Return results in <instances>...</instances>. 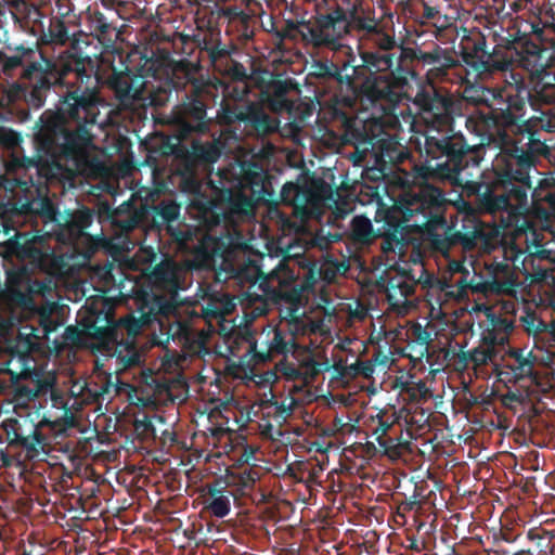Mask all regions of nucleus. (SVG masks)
Masks as SVG:
<instances>
[{
    "label": "nucleus",
    "mask_w": 555,
    "mask_h": 555,
    "mask_svg": "<svg viewBox=\"0 0 555 555\" xmlns=\"http://www.w3.org/2000/svg\"><path fill=\"white\" fill-rule=\"evenodd\" d=\"M171 162L168 183L190 196L189 207L207 228L233 227L255 216L259 204H283L293 208L302 221L319 218L324 206L333 202L334 190L314 172L301 170L295 180L285 182L280 192L278 177L261 164L244 160L224 169L222 186L207 185L204 180L222 154L219 140L193 139L169 145Z\"/></svg>",
    "instance_id": "f257e3e1"
},
{
    "label": "nucleus",
    "mask_w": 555,
    "mask_h": 555,
    "mask_svg": "<svg viewBox=\"0 0 555 555\" xmlns=\"http://www.w3.org/2000/svg\"><path fill=\"white\" fill-rule=\"evenodd\" d=\"M397 215L421 234L434 254L450 257L453 248L463 251L487 247L491 231L476 218L474 208L460 195L456 201L431 184H423L406 193Z\"/></svg>",
    "instance_id": "f03ea898"
},
{
    "label": "nucleus",
    "mask_w": 555,
    "mask_h": 555,
    "mask_svg": "<svg viewBox=\"0 0 555 555\" xmlns=\"http://www.w3.org/2000/svg\"><path fill=\"white\" fill-rule=\"evenodd\" d=\"M514 66L506 70L504 86L500 88H485L479 103L485 104L489 111H477L466 117L465 127L480 138V141L491 143L500 138L502 143L513 141H527L529 134L551 132L546 129H535L529 120L525 119L526 104L531 99V90L521 73L514 72Z\"/></svg>",
    "instance_id": "7ed1b4c3"
},
{
    "label": "nucleus",
    "mask_w": 555,
    "mask_h": 555,
    "mask_svg": "<svg viewBox=\"0 0 555 555\" xmlns=\"http://www.w3.org/2000/svg\"><path fill=\"white\" fill-rule=\"evenodd\" d=\"M100 98L91 88L72 87L61 96L55 112L46 111L36 134L46 153L77 157L92 145V127L98 122Z\"/></svg>",
    "instance_id": "20e7f679"
},
{
    "label": "nucleus",
    "mask_w": 555,
    "mask_h": 555,
    "mask_svg": "<svg viewBox=\"0 0 555 555\" xmlns=\"http://www.w3.org/2000/svg\"><path fill=\"white\" fill-rule=\"evenodd\" d=\"M503 144L493 165L492 178L473 208L474 212L499 215L502 227L508 228L527 210L533 163L532 156L524 153L517 141Z\"/></svg>",
    "instance_id": "39448f33"
},
{
    "label": "nucleus",
    "mask_w": 555,
    "mask_h": 555,
    "mask_svg": "<svg viewBox=\"0 0 555 555\" xmlns=\"http://www.w3.org/2000/svg\"><path fill=\"white\" fill-rule=\"evenodd\" d=\"M352 25L361 43L359 56L362 68L369 72V75L363 76L366 94L396 103L400 98L396 86L399 67L403 65L401 54L403 50L410 49L411 44L398 40L395 34L386 30L375 17L353 12Z\"/></svg>",
    "instance_id": "423d86ee"
},
{
    "label": "nucleus",
    "mask_w": 555,
    "mask_h": 555,
    "mask_svg": "<svg viewBox=\"0 0 555 555\" xmlns=\"http://www.w3.org/2000/svg\"><path fill=\"white\" fill-rule=\"evenodd\" d=\"M87 26L104 48L102 63H109L112 74L107 79L108 87L122 103H130L142 98L147 78L156 79L162 68V61L147 56L134 49L126 53L115 46L116 27L99 10L88 11Z\"/></svg>",
    "instance_id": "0eeeda50"
},
{
    "label": "nucleus",
    "mask_w": 555,
    "mask_h": 555,
    "mask_svg": "<svg viewBox=\"0 0 555 555\" xmlns=\"http://www.w3.org/2000/svg\"><path fill=\"white\" fill-rule=\"evenodd\" d=\"M152 224L158 232H165L179 250L193 254L198 268L216 269L228 261L227 246L219 238L199 235L198 230L181 217V205L173 199H162L153 205Z\"/></svg>",
    "instance_id": "6e6552de"
},
{
    "label": "nucleus",
    "mask_w": 555,
    "mask_h": 555,
    "mask_svg": "<svg viewBox=\"0 0 555 555\" xmlns=\"http://www.w3.org/2000/svg\"><path fill=\"white\" fill-rule=\"evenodd\" d=\"M349 122V120H346ZM346 141L356 149L354 164L373 163L369 169L372 179H380L392 172L409 155L396 134L388 132L377 118L347 124Z\"/></svg>",
    "instance_id": "1a4fd4ad"
},
{
    "label": "nucleus",
    "mask_w": 555,
    "mask_h": 555,
    "mask_svg": "<svg viewBox=\"0 0 555 555\" xmlns=\"http://www.w3.org/2000/svg\"><path fill=\"white\" fill-rule=\"evenodd\" d=\"M422 137L424 141H417V149L426 171L450 184H461L462 171L473 152L464 134L451 126L424 130Z\"/></svg>",
    "instance_id": "9d476101"
},
{
    "label": "nucleus",
    "mask_w": 555,
    "mask_h": 555,
    "mask_svg": "<svg viewBox=\"0 0 555 555\" xmlns=\"http://www.w3.org/2000/svg\"><path fill=\"white\" fill-rule=\"evenodd\" d=\"M401 66L398 70L397 94L411 86L412 81L425 79L426 86H436L451 81V72L461 66L453 48H444L438 42L417 44L414 42L410 49L401 54Z\"/></svg>",
    "instance_id": "9b49d317"
},
{
    "label": "nucleus",
    "mask_w": 555,
    "mask_h": 555,
    "mask_svg": "<svg viewBox=\"0 0 555 555\" xmlns=\"http://www.w3.org/2000/svg\"><path fill=\"white\" fill-rule=\"evenodd\" d=\"M308 76L315 79L319 86L333 91L334 116L341 115L345 120L349 118L336 107L337 105L353 108L357 102L371 105L378 101L377 96L366 94L363 87V69L352 65L349 60L343 61L341 64L328 59L313 60Z\"/></svg>",
    "instance_id": "f8f14e48"
},
{
    "label": "nucleus",
    "mask_w": 555,
    "mask_h": 555,
    "mask_svg": "<svg viewBox=\"0 0 555 555\" xmlns=\"http://www.w3.org/2000/svg\"><path fill=\"white\" fill-rule=\"evenodd\" d=\"M8 49L13 51L14 54L8 55L0 51V73L11 76L16 68L23 67L21 79L31 85L29 103L35 107L42 106L49 91L47 72H49V68L51 69L50 59L37 47L17 44L13 48L8 46Z\"/></svg>",
    "instance_id": "ddd939ff"
},
{
    "label": "nucleus",
    "mask_w": 555,
    "mask_h": 555,
    "mask_svg": "<svg viewBox=\"0 0 555 555\" xmlns=\"http://www.w3.org/2000/svg\"><path fill=\"white\" fill-rule=\"evenodd\" d=\"M489 27H462L459 41L457 59L465 72L467 80H483L495 75V68H502L505 62L498 59V51L491 50L488 43Z\"/></svg>",
    "instance_id": "4468645a"
},
{
    "label": "nucleus",
    "mask_w": 555,
    "mask_h": 555,
    "mask_svg": "<svg viewBox=\"0 0 555 555\" xmlns=\"http://www.w3.org/2000/svg\"><path fill=\"white\" fill-rule=\"evenodd\" d=\"M545 132L531 133L527 141H517L524 153L532 156V171L537 170L540 157L555 166V142L546 138ZM531 202L535 215L544 220L555 219V173L540 179L537 186L531 185Z\"/></svg>",
    "instance_id": "2eb2a0df"
},
{
    "label": "nucleus",
    "mask_w": 555,
    "mask_h": 555,
    "mask_svg": "<svg viewBox=\"0 0 555 555\" xmlns=\"http://www.w3.org/2000/svg\"><path fill=\"white\" fill-rule=\"evenodd\" d=\"M191 42L193 48L198 50L196 60L182 59L173 69L175 76L181 74L184 79L196 78L195 75L205 66L218 73L223 64L230 61V56L238 51L235 43L230 40L223 41L220 30L214 28L193 35Z\"/></svg>",
    "instance_id": "dca6fc26"
},
{
    "label": "nucleus",
    "mask_w": 555,
    "mask_h": 555,
    "mask_svg": "<svg viewBox=\"0 0 555 555\" xmlns=\"http://www.w3.org/2000/svg\"><path fill=\"white\" fill-rule=\"evenodd\" d=\"M413 103L418 109L424 130L454 126L456 115H461V102L447 90L438 89L433 85L421 87Z\"/></svg>",
    "instance_id": "f3484780"
},
{
    "label": "nucleus",
    "mask_w": 555,
    "mask_h": 555,
    "mask_svg": "<svg viewBox=\"0 0 555 555\" xmlns=\"http://www.w3.org/2000/svg\"><path fill=\"white\" fill-rule=\"evenodd\" d=\"M184 82L175 81V89L190 85V89L180 104L175 107L173 119L182 137L191 133H206L209 131L211 119L207 117V105L203 100V93L207 85L197 79H184Z\"/></svg>",
    "instance_id": "a211bd4d"
},
{
    "label": "nucleus",
    "mask_w": 555,
    "mask_h": 555,
    "mask_svg": "<svg viewBox=\"0 0 555 555\" xmlns=\"http://www.w3.org/2000/svg\"><path fill=\"white\" fill-rule=\"evenodd\" d=\"M216 119L221 126L244 124V128L250 135L258 138L268 137L279 130L280 120L270 116L259 102L246 103L221 102Z\"/></svg>",
    "instance_id": "6ab92c4d"
},
{
    "label": "nucleus",
    "mask_w": 555,
    "mask_h": 555,
    "mask_svg": "<svg viewBox=\"0 0 555 555\" xmlns=\"http://www.w3.org/2000/svg\"><path fill=\"white\" fill-rule=\"evenodd\" d=\"M264 260L266 258L261 257L260 259H248L236 267L230 264L233 276L240 283H248L249 288H257L261 292L260 294L256 292L247 293L250 298L255 296L254 299L259 301L268 295H270L271 298H276L279 293L273 289L274 286L294 279L293 270L289 269L284 260H280L275 268L269 272L263 270Z\"/></svg>",
    "instance_id": "aec40b11"
},
{
    "label": "nucleus",
    "mask_w": 555,
    "mask_h": 555,
    "mask_svg": "<svg viewBox=\"0 0 555 555\" xmlns=\"http://www.w3.org/2000/svg\"><path fill=\"white\" fill-rule=\"evenodd\" d=\"M302 39L315 48L337 50L339 40L353 29L352 14L348 18L346 11L337 7L330 13L319 14L313 21L300 22Z\"/></svg>",
    "instance_id": "412c9836"
},
{
    "label": "nucleus",
    "mask_w": 555,
    "mask_h": 555,
    "mask_svg": "<svg viewBox=\"0 0 555 555\" xmlns=\"http://www.w3.org/2000/svg\"><path fill=\"white\" fill-rule=\"evenodd\" d=\"M51 69L47 72L49 90L53 86H62L69 74H75L78 87L91 88L95 90L93 81H98L95 72V62L88 55H81V52L67 51L59 60L50 59Z\"/></svg>",
    "instance_id": "4be33fe9"
},
{
    "label": "nucleus",
    "mask_w": 555,
    "mask_h": 555,
    "mask_svg": "<svg viewBox=\"0 0 555 555\" xmlns=\"http://www.w3.org/2000/svg\"><path fill=\"white\" fill-rule=\"evenodd\" d=\"M38 42L51 47H69V51L81 52L90 44L89 35L79 29L75 18L68 13L52 15L47 27L41 25Z\"/></svg>",
    "instance_id": "5701e85b"
},
{
    "label": "nucleus",
    "mask_w": 555,
    "mask_h": 555,
    "mask_svg": "<svg viewBox=\"0 0 555 555\" xmlns=\"http://www.w3.org/2000/svg\"><path fill=\"white\" fill-rule=\"evenodd\" d=\"M78 324L80 332L76 327H66V338L75 340L81 333L108 349L115 348L118 343V324L111 309H90Z\"/></svg>",
    "instance_id": "b1692460"
},
{
    "label": "nucleus",
    "mask_w": 555,
    "mask_h": 555,
    "mask_svg": "<svg viewBox=\"0 0 555 555\" xmlns=\"http://www.w3.org/2000/svg\"><path fill=\"white\" fill-rule=\"evenodd\" d=\"M1 427L9 447L25 450L28 459L37 457L40 451L44 452L47 438L33 421L10 417L3 421Z\"/></svg>",
    "instance_id": "393cba45"
},
{
    "label": "nucleus",
    "mask_w": 555,
    "mask_h": 555,
    "mask_svg": "<svg viewBox=\"0 0 555 555\" xmlns=\"http://www.w3.org/2000/svg\"><path fill=\"white\" fill-rule=\"evenodd\" d=\"M177 295H155L150 305L149 314L159 323L160 335H155L153 343L165 346L170 339L175 340L186 332V325L178 320Z\"/></svg>",
    "instance_id": "a878e982"
},
{
    "label": "nucleus",
    "mask_w": 555,
    "mask_h": 555,
    "mask_svg": "<svg viewBox=\"0 0 555 555\" xmlns=\"http://www.w3.org/2000/svg\"><path fill=\"white\" fill-rule=\"evenodd\" d=\"M256 85L260 90L261 104H264L273 113H289L293 108V101L288 93L295 88L291 78H282L268 70L256 78Z\"/></svg>",
    "instance_id": "bb28decb"
},
{
    "label": "nucleus",
    "mask_w": 555,
    "mask_h": 555,
    "mask_svg": "<svg viewBox=\"0 0 555 555\" xmlns=\"http://www.w3.org/2000/svg\"><path fill=\"white\" fill-rule=\"evenodd\" d=\"M146 322L144 317L135 319L132 315L116 321L118 324V343L115 344V351L126 367L135 366L140 363L141 356L137 350L134 338Z\"/></svg>",
    "instance_id": "cd10ccee"
},
{
    "label": "nucleus",
    "mask_w": 555,
    "mask_h": 555,
    "mask_svg": "<svg viewBox=\"0 0 555 555\" xmlns=\"http://www.w3.org/2000/svg\"><path fill=\"white\" fill-rule=\"evenodd\" d=\"M273 289L278 291L279 296L276 298H271L270 295H268L261 301L264 302L266 305L286 304V307L280 309V326L305 315V312L301 311L300 307L301 294L295 286V278L293 280L285 281V283L281 285H275Z\"/></svg>",
    "instance_id": "c85d7f7f"
},
{
    "label": "nucleus",
    "mask_w": 555,
    "mask_h": 555,
    "mask_svg": "<svg viewBox=\"0 0 555 555\" xmlns=\"http://www.w3.org/2000/svg\"><path fill=\"white\" fill-rule=\"evenodd\" d=\"M411 229L408 223L402 220L396 211H387L385 214L384 232L378 233L380 241V250L389 257L390 254H402L408 238L405 231Z\"/></svg>",
    "instance_id": "c756f323"
},
{
    "label": "nucleus",
    "mask_w": 555,
    "mask_h": 555,
    "mask_svg": "<svg viewBox=\"0 0 555 555\" xmlns=\"http://www.w3.org/2000/svg\"><path fill=\"white\" fill-rule=\"evenodd\" d=\"M554 270L555 254L545 248L529 254L522 261V273L531 283L546 282L548 278H553Z\"/></svg>",
    "instance_id": "7c9ffc66"
},
{
    "label": "nucleus",
    "mask_w": 555,
    "mask_h": 555,
    "mask_svg": "<svg viewBox=\"0 0 555 555\" xmlns=\"http://www.w3.org/2000/svg\"><path fill=\"white\" fill-rule=\"evenodd\" d=\"M11 211L16 216L24 217L25 219L40 218L44 223L57 222V209L51 199L48 197L15 202L12 204Z\"/></svg>",
    "instance_id": "2f4dec72"
},
{
    "label": "nucleus",
    "mask_w": 555,
    "mask_h": 555,
    "mask_svg": "<svg viewBox=\"0 0 555 555\" xmlns=\"http://www.w3.org/2000/svg\"><path fill=\"white\" fill-rule=\"evenodd\" d=\"M266 349L258 350L257 343L250 344L249 351L251 352L253 360L256 364L267 363L273 359L274 356L287 354L295 349L292 343L286 338L284 328L276 327L272 331V337L266 343Z\"/></svg>",
    "instance_id": "473e14b6"
},
{
    "label": "nucleus",
    "mask_w": 555,
    "mask_h": 555,
    "mask_svg": "<svg viewBox=\"0 0 555 555\" xmlns=\"http://www.w3.org/2000/svg\"><path fill=\"white\" fill-rule=\"evenodd\" d=\"M527 31H521L520 29H516L513 33H509L506 36H501L498 33H493V41L494 44L491 47V50L498 51V59L505 62L502 68H495V74L505 73L511 69L515 64V55L518 50V44L522 40V35H526Z\"/></svg>",
    "instance_id": "72a5a7b5"
},
{
    "label": "nucleus",
    "mask_w": 555,
    "mask_h": 555,
    "mask_svg": "<svg viewBox=\"0 0 555 555\" xmlns=\"http://www.w3.org/2000/svg\"><path fill=\"white\" fill-rule=\"evenodd\" d=\"M420 271L421 274L418 278H415L410 272L409 280H405L403 275L389 278L386 286L388 298L392 299L396 298L397 296L408 298L414 293V286L416 283H423L426 286L433 287L435 276L428 274L423 264H421Z\"/></svg>",
    "instance_id": "f704fd0d"
},
{
    "label": "nucleus",
    "mask_w": 555,
    "mask_h": 555,
    "mask_svg": "<svg viewBox=\"0 0 555 555\" xmlns=\"http://www.w3.org/2000/svg\"><path fill=\"white\" fill-rule=\"evenodd\" d=\"M449 272L453 274H461L459 279L454 281V285L451 284L447 278L437 279L435 278L434 285L437 283L440 285V289L446 292L447 295L462 297L467 294L468 288H473L470 282H468L467 278L469 275V271L466 269L464 261L461 260H450L448 264Z\"/></svg>",
    "instance_id": "c9c22d12"
},
{
    "label": "nucleus",
    "mask_w": 555,
    "mask_h": 555,
    "mask_svg": "<svg viewBox=\"0 0 555 555\" xmlns=\"http://www.w3.org/2000/svg\"><path fill=\"white\" fill-rule=\"evenodd\" d=\"M94 216L92 209L82 207L69 214L64 224L57 223V225L62 234H66L70 241L75 242L86 235V230L92 224Z\"/></svg>",
    "instance_id": "e433bc0d"
},
{
    "label": "nucleus",
    "mask_w": 555,
    "mask_h": 555,
    "mask_svg": "<svg viewBox=\"0 0 555 555\" xmlns=\"http://www.w3.org/2000/svg\"><path fill=\"white\" fill-rule=\"evenodd\" d=\"M153 284L169 295H178L181 288L179 272L173 261H163L156 264L150 275Z\"/></svg>",
    "instance_id": "4c0bfd02"
},
{
    "label": "nucleus",
    "mask_w": 555,
    "mask_h": 555,
    "mask_svg": "<svg viewBox=\"0 0 555 555\" xmlns=\"http://www.w3.org/2000/svg\"><path fill=\"white\" fill-rule=\"evenodd\" d=\"M487 318L489 328L482 334L483 343L504 347L508 343L509 334L514 330L513 321L493 312L487 314Z\"/></svg>",
    "instance_id": "58836bf2"
},
{
    "label": "nucleus",
    "mask_w": 555,
    "mask_h": 555,
    "mask_svg": "<svg viewBox=\"0 0 555 555\" xmlns=\"http://www.w3.org/2000/svg\"><path fill=\"white\" fill-rule=\"evenodd\" d=\"M260 478V473L251 467H243L237 472H228L225 476V485L229 488H233L236 498L249 494L256 482Z\"/></svg>",
    "instance_id": "ea45409f"
},
{
    "label": "nucleus",
    "mask_w": 555,
    "mask_h": 555,
    "mask_svg": "<svg viewBox=\"0 0 555 555\" xmlns=\"http://www.w3.org/2000/svg\"><path fill=\"white\" fill-rule=\"evenodd\" d=\"M350 236L352 242L360 246H369L378 237L373 229L372 222L364 216L353 218Z\"/></svg>",
    "instance_id": "a19ab883"
},
{
    "label": "nucleus",
    "mask_w": 555,
    "mask_h": 555,
    "mask_svg": "<svg viewBox=\"0 0 555 555\" xmlns=\"http://www.w3.org/2000/svg\"><path fill=\"white\" fill-rule=\"evenodd\" d=\"M210 502L207 505L209 512L218 518H223L229 515L231 509L230 496L236 499V494L231 491L217 489L216 487L208 488Z\"/></svg>",
    "instance_id": "79ce46f5"
},
{
    "label": "nucleus",
    "mask_w": 555,
    "mask_h": 555,
    "mask_svg": "<svg viewBox=\"0 0 555 555\" xmlns=\"http://www.w3.org/2000/svg\"><path fill=\"white\" fill-rule=\"evenodd\" d=\"M521 326L528 335L539 337L540 335L547 334L551 336V322H546L531 309H526L524 314L519 318Z\"/></svg>",
    "instance_id": "37998d69"
},
{
    "label": "nucleus",
    "mask_w": 555,
    "mask_h": 555,
    "mask_svg": "<svg viewBox=\"0 0 555 555\" xmlns=\"http://www.w3.org/2000/svg\"><path fill=\"white\" fill-rule=\"evenodd\" d=\"M132 206L128 203L120 206L116 217L113 218V227L119 230L121 233H128L139 227L141 222V215L132 209Z\"/></svg>",
    "instance_id": "c03bdc74"
},
{
    "label": "nucleus",
    "mask_w": 555,
    "mask_h": 555,
    "mask_svg": "<svg viewBox=\"0 0 555 555\" xmlns=\"http://www.w3.org/2000/svg\"><path fill=\"white\" fill-rule=\"evenodd\" d=\"M218 74L234 82L246 83L251 78L247 68L242 63L234 60L233 56H230V61L223 64V67L218 70Z\"/></svg>",
    "instance_id": "a18cd8bd"
},
{
    "label": "nucleus",
    "mask_w": 555,
    "mask_h": 555,
    "mask_svg": "<svg viewBox=\"0 0 555 555\" xmlns=\"http://www.w3.org/2000/svg\"><path fill=\"white\" fill-rule=\"evenodd\" d=\"M499 356V347L496 345L485 344L483 338L481 345L474 348L467 353V358L476 365L481 366L488 362H493Z\"/></svg>",
    "instance_id": "49530a36"
},
{
    "label": "nucleus",
    "mask_w": 555,
    "mask_h": 555,
    "mask_svg": "<svg viewBox=\"0 0 555 555\" xmlns=\"http://www.w3.org/2000/svg\"><path fill=\"white\" fill-rule=\"evenodd\" d=\"M552 22L543 23L542 26L540 22L531 23L530 33L533 34L541 43L547 44L552 53H555V17H552Z\"/></svg>",
    "instance_id": "de8ad7c7"
},
{
    "label": "nucleus",
    "mask_w": 555,
    "mask_h": 555,
    "mask_svg": "<svg viewBox=\"0 0 555 555\" xmlns=\"http://www.w3.org/2000/svg\"><path fill=\"white\" fill-rule=\"evenodd\" d=\"M508 356L516 361V364L508 365L517 379L531 377L533 375V362L524 356L520 349H511Z\"/></svg>",
    "instance_id": "09e8293b"
},
{
    "label": "nucleus",
    "mask_w": 555,
    "mask_h": 555,
    "mask_svg": "<svg viewBox=\"0 0 555 555\" xmlns=\"http://www.w3.org/2000/svg\"><path fill=\"white\" fill-rule=\"evenodd\" d=\"M23 254L40 270H47L53 258V253L51 250L42 249L33 245L25 246L23 248Z\"/></svg>",
    "instance_id": "8fccbe9b"
},
{
    "label": "nucleus",
    "mask_w": 555,
    "mask_h": 555,
    "mask_svg": "<svg viewBox=\"0 0 555 555\" xmlns=\"http://www.w3.org/2000/svg\"><path fill=\"white\" fill-rule=\"evenodd\" d=\"M378 423L377 426L373 429L372 435L375 436V439L377 443L384 448L385 450H388L392 447V440L389 441L386 439V435L388 430L392 427V423H389L388 421H385L383 418L382 414L377 415Z\"/></svg>",
    "instance_id": "3c124183"
},
{
    "label": "nucleus",
    "mask_w": 555,
    "mask_h": 555,
    "mask_svg": "<svg viewBox=\"0 0 555 555\" xmlns=\"http://www.w3.org/2000/svg\"><path fill=\"white\" fill-rule=\"evenodd\" d=\"M527 538L530 541H535L537 546L540 548L541 552H545L548 547L551 540L553 538L552 532L541 529V528H531L527 532Z\"/></svg>",
    "instance_id": "603ef678"
},
{
    "label": "nucleus",
    "mask_w": 555,
    "mask_h": 555,
    "mask_svg": "<svg viewBox=\"0 0 555 555\" xmlns=\"http://www.w3.org/2000/svg\"><path fill=\"white\" fill-rule=\"evenodd\" d=\"M281 327L284 328L285 334L286 332L289 334L288 339L292 343V347H296V336L306 333L307 324L304 320V317H300L299 319L291 321Z\"/></svg>",
    "instance_id": "864d4df0"
},
{
    "label": "nucleus",
    "mask_w": 555,
    "mask_h": 555,
    "mask_svg": "<svg viewBox=\"0 0 555 555\" xmlns=\"http://www.w3.org/2000/svg\"><path fill=\"white\" fill-rule=\"evenodd\" d=\"M452 185L461 186L463 192H465L467 196H476V206H477L480 195L483 193V191H486V186H488V181L473 182V181H464V179L462 178L461 184H452Z\"/></svg>",
    "instance_id": "5fc2aeb1"
},
{
    "label": "nucleus",
    "mask_w": 555,
    "mask_h": 555,
    "mask_svg": "<svg viewBox=\"0 0 555 555\" xmlns=\"http://www.w3.org/2000/svg\"><path fill=\"white\" fill-rule=\"evenodd\" d=\"M249 93V88L246 83H244L243 87H233L232 89L227 88V99H223V101H227L229 103H246L248 100H245V98Z\"/></svg>",
    "instance_id": "6e6d98bb"
},
{
    "label": "nucleus",
    "mask_w": 555,
    "mask_h": 555,
    "mask_svg": "<svg viewBox=\"0 0 555 555\" xmlns=\"http://www.w3.org/2000/svg\"><path fill=\"white\" fill-rule=\"evenodd\" d=\"M223 15L227 16L230 21H237L243 25H247L249 21V16L237 7H228L223 11Z\"/></svg>",
    "instance_id": "4d7b16f0"
},
{
    "label": "nucleus",
    "mask_w": 555,
    "mask_h": 555,
    "mask_svg": "<svg viewBox=\"0 0 555 555\" xmlns=\"http://www.w3.org/2000/svg\"><path fill=\"white\" fill-rule=\"evenodd\" d=\"M61 324L50 315L42 314L40 317V326L42 327L43 336L49 338V335L57 330Z\"/></svg>",
    "instance_id": "13d9d810"
},
{
    "label": "nucleus",
    "mask_w": 555,
    "mask_h": 555,
    "mask_svg": "<svg viewBox=\"0 0 555 555\" xmlns=\"http://www.w3.org/2000/svg\"><path fill=\"white\" fill-rule=\"evenodd\" d=\"M118 209H113L107 203H102L99 206L98 217L100 220L106 219L109 220L111 223H113V218L116 217Z\"/></svg>",
    "instance_id": "bf43d9fd"
},
{
    "label": "nucleus",
    "mask_w": 555,
    "mask_h": 555,
    "mask_svg": "<svg viewBox=\"0 0 555 555\" xmlns=\"http://www.w3.org/2000/svg\"><path fill=\"white\" fill-rule=\"evenodd\" d=\"M273 404L275 405V413H276L278 417H280L282 420H286L287 417H289L293 414L292 404H286L285 401H282V402L275 401Z\"/></svg>",
    "instance_id": "052dcab7"
},
{
    "label": "nucleus",
    "mask_w": 555,
    "mask_h": 555,
    "mask_svg": "<svg viewBox=\"0 0 555 555\" xmlns=\"http://www.w3.org/2000/svg\"><path fill=\"white\" fill-rule=\"evenodd\" d=\"M300 23L296 24L293 21H287L285 27L279 31V36L281 38H291L294 36L295 31H298L300 34Z\"/></svg>",
    "instance_id": "680f3d73"
},
{
    "label": "nucleus",
    "mask_w": 555,
    "mask_h": 555,
    "mask_svg": "<svg viewBox=\"0 0 555 555\" xmlns=\"http://www.w3.org/2000/svg\"><path fill=\"white\" fill-rule=\"evenodd\" d=\"M503 405L509 408L512 403H521L522 397L520 393L514 392V391H507L502 396L501 399Z\"/></svg>",
    "instance_id": "e2e57ef3"
},
{
    "label": "nucleus",
    "mask_w": 555,
    "mask_h": 555,
    "mask_svg": "<svg viewBox=\"0 0 555 555\" xmlns=\"http://www.w3.org/2000/svg\"><path fill=\"white\" fill-rule=\"evenodd\" d=\"M18 400L30 401L37 397V391L27 387H22L17 390Z\"/></svg>",
    "instance_id": "0e129e2a"
},
{
    "label": "nucleus",
    "mask_w": 555,
    "mask_h": 555,
    "mask_svg": "<svg viewBox=\"0 0 555 555\" xmlns=\"http://www.w3.org/2000/svg\"><path fill=\"white\" fill-rule=\"evenodd\" d=\"M5 2L17 11H26L29 7L26 0H5Z\"/></svg>",
    "instance_id": "69168bd1"
},
{
    "label": "nucleus",
    "mask_w": 555,
    "mask_h": 555,
    "mask_svg": "<svg viewBox=\"0 0 555 555\" xmlns=\"http://www.w3.org/2000/svg\"><path fill=\"white\" fill-rule=\"evenodd\" d=\"M284 375L291 378H296L299 376V371L294 366H288L284 370Z\"/></svg>",
    "instance_id": "338daca9"
},
{
    "label": "nucleus",
    "mask_w": 555,
    "mask_h": 555,
    "mask_svg": "<svg viewBox=\"0 0 555 555\" xmlns=\"http://www.w3.org/2000/svg\"><path fill=\"white\" fill-rule=\"evenodd\" d=\"M416 504V501H409V502H403L399 508H401L403 512H410L414 508Z\"/></svg>",
    "instance_id": "774afa93"
}]
</instances>
